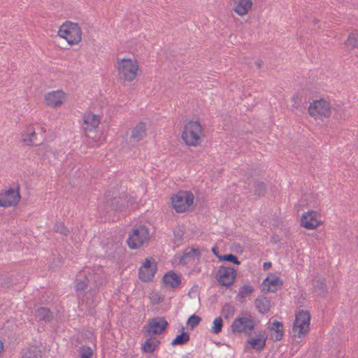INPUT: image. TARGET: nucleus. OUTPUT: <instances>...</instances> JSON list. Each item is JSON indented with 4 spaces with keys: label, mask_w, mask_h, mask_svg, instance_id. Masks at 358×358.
<instances>
[{
    "label": "nucleus",
    "mask_w": 358,
    "mask_h": 358,
    "mask_svg": "<svg viewBox=\"0 0 358 358\" xmlns=\"http://www.w3.org/2000/svg\"><path fill=\"white\" fill-rule=\"evenodd\" d=\"M125 199L118 196L117 193L108 190L104 194L99 208L105 213L122 212L125 209Z\"/></svg>",
    "instance_id": "obj_1"
},
{
    "label": "nucleus",
    "mask_w": 358,
    "mask_h": 358,
    "mask_svg": "<svg viewBox=\"0 0 358 358\" xmlns=\"http://www.w3.org/2000/svg\"><path fill=\"white\" fill-rule=\"evenodd\" d=\"M203 129L199 122L189 121L183 128L182 138L188 145L196 146L201 142Z\"/></svg>",
    "instance_id": "obj_2"
},
{
    "label": "nucleus",
    "mask_w": 358,
    "mask_h": 358,
    "mask_svg": "<svg viewBox=\"0 0 358 358\" xmlns=\"http://www.w3.org/2000/svg\"><path fill=\"white\" fill-rule=\"evenodd\" d=\"M138 66L136 61L131 59H118L117 69L118 78L123 81L131 82L136 77Z\"/></svg>",
    "instance_id": "obj_3"
},
{
    "label": "nucleus",
    "mask_w": 358,
    "mask_h": 358,
    "mask_svg": "<svg viewBox=\"0 0 358 358\" xmlns=\"http://www.w3.org/2000/svg\"><path fill=\"white\" fill-rule=\"evenodd\" d=\"M58 36L70 45L77 44L81 41L82 31L78 23L66 21L60 27Z\"/></svg>",
    "instance_id": "obj_4"
},
{
    "label": "nucleus",
    "mask_w": 358,
    "mask_h": 358,
    "mask_svg": "<svg viewBox=\"0 0 358 358\" xmlns=\"http://www.w3.org/2000/svg\"><path fill=\"white\" fill-rule=\"evenodd\" d=\"M256 322L250 313H245L244 316L238 317L231 324V331L236 333H244L246 335L251 334L255 329Z\"/></svg>",
    "instance_id": "obj_5"
},
{
    "label": "nucleus",
    "mask_w": 358,
    "mask_h": 358,
    "mask_svg": "<svg viewBox=\"0 0 358 358\" xmlns=\"http://www.w3.org/2000/svg\"><path fill=\"white\" fill-rule=\"evenodd\" d=\"M149 239L150 234L148 228L145 225H140L132 229L127 243L131 249H136Z\"/></svg>",
    "instance_id": "obj_6"
},
{
    "label": "nucleus",
    "mask_w": 358,
    "mask_h": 358,
    "mask_svg": "<svg viewBox=\"0 0 358 358\" xmlns=\"http://www.w3.org/2000/svg\"><path fill=\"white\" fill-rule=\"evenodd\" d=\"M194 199L191 192L180 191L172 197L171 203L177 213H184L192 205Z\"/></svg>",
    "instance_id": "obj_7"
},
{
    "label": "nucleus",
    "mask_w": 358,
    "mask_h": 358,
    "mask_svg": "<svg viewBox=\"0 0 358 358\" xmlns=\"http://www.w3.org/2000/svg\"><path fill=\"white\" fill-rule=\"evenodd\" d=\"M310 321V314L308 310H300L295 317L293 324V331L296 333L295 336L303 337L308 331Z\"/></svg>",
    "instance_id": "obj_8"
},
{
    "label": "nucleus",
    "mask_w": 358,
    "mask_h": 358,
    "mask_svg": "<svg viewBox=\"0 0 358 358\" xmlns=\"http://www.w3.org/2000/svg\"><path fill=\"white\" fill-rule=\"evenodd\" d=\"M335 110V108H333ZM332 108L330 103L324 99L314 101L308 107V113L312 117H330Z\"/></svg>",
    "instance_id": "obj_9"
},
{
    "label": "nucleus",
    "mask_w": 358,
    "mask_h": 358,
    "mask_svg": "<svg viewBox=\"0 0 358 358\" xmlns=\"http://www.w3.org/2000/svg\"><path fill=\"white\" fill-rule=\"evenodd\" d=\"M236 275V270L234 268L222 265L217 271L216 279L220 285L228 287L234 283Z\"/></svg>",
    "instance_id": "obj_10"
},
{
    "label": "nucleus",
    "mask_w": 358,
    "mask_h": 358,
    "mask_svg": "<svg viewBox=\"0 0 358 358\" xmlns=\"http://www.w3.org/2000/svg\"><path fill=\"white\" fill-rule=\"evenodd\" d=\"M157 266L155 260L150 258H146L143 265L138 269L139 279L144 282H150L157 271Z\"/></svg>",
    "instance_id": "obj_11"
},
{
    "label": "nucleus",
    "mask_w": 358,
    "mask_h": 358,
    "mask_svg": "<svg viewBox=\"0 0 358 358\" xmlns=\"http://www.w3.org/2000/svg\"><path fill=\"white\" fill-rule=\"evenodd\" d=\"M20 200L19 187L17 189L9 188L4 192L0 193V206L9 207L16 206Z\"/></svg>",
    "instance_id": "obj_12"
},
{
    "label": "nucleus",
    "mask_w": 358,
    "mask_h": 358,
    "mask_svg": "<svg viewBox=\"0 0 358 358\" xmlns=\"http://www.w3.org/2000/svg\"><path fill=\"white\" fill-rule=\"evenodd\" d=\"M245 184L244 188L249 189L251 192H253L256 199L264 197L267 192L268 186L264 181L254 178H248Z\"/></svg>",
    "instance_id": "obj_13"
},
{
    "label": "nucleus",
    "mask_w": 358,
    "mask_h": 358,
    "mask_svg": "<svg viewBox=\"0 0 358 358\" xmlns=\"http://www.w3.org/2000/svg\"><path fill=\"white\" fill-rule=\"evenodd\" d=\"M168 326L169 323L164 317H156L150 320L147 331L154 335L161 334Z\"/></svg>",
    "instance_id": "obj_14"
},
{
    "label": "nucleus",
    "mask_w": 358,
    "mask_h": 358,
    "mask_svg": "<svg viewBox=\"0 0 358 358\" xmlns=\"http://www.w3.org/2000/svg\"><path fill=\"white\" fill-rule=\"evenodd\" d=\"M97 275L96 273H90L88 275L86 274H80L77 276L74 281V287L77 292H83L85 291L88 286L90 280L93 279L96 284V286H98L99 284H101V282H98L96 280Z\"/></svg>",
    "instance_id": "obj_15"
},
{
    "label": "nucleus",
    "mask_w": 358,
    "mask_h": 358,
    "mask_svg": "<svg viewBox=\"0 0 358 358\" xmlns=\"http://www.w3.org/2000/svg\"><path fill=\"white\" fill-rule=\"evenodd\" d=\"M317 213L315 210H310L303 214L301 217V227L307 229H313L319 226L320 222L316 218Z\"/></svg>",
    "instance_id": "obj_16"
},
{
    "label": "nucleus",
    "mask_w": 358,
    "mask_h": 358,
    "mask_svg": "<svg viewBox=\"0 0 358 358\" xmlns=\"http://www.w3.org/2000/svg\"><path fill=\"white\" fill-rule=\"evenodd\" d=\"M283 285L282 280L279 277L270 276L266 277L262 284L261 285V289L262 292H275L278 288H281Z\"/></svg>",
    "instance_id": "obj_17"
},
{
    "label": "nucleus",
    "mask_w": 358,
    "mask_h": 358,
    "mask_svg": "<svg viewBox=\"0 0 358 358\" xmlns=\"http://www.w3.org/2000/svg\"><path fill=\"white\" fill-rule=\"evenodd\" d=\"M257 336V338H249L247 340V343L250 344V348L261 351L266 347V342L267 340V336L266 334V331H261L259 334L255 333Z\"/></svg>",
    "instance_id": "obj_18"
},
{
    "label": "nucleus",
    "mask_w": 358,
    "mask_h": 358,
    "mask_svg": "<svg viewBox=\"0 0 358 358\" xmlns=\"http://www.w3.org/2000/svg\"><path fill=\"white\" fill-rule=\"evenodd\" d=\"M64 92L62 90L52 91L45 95V103L52 107H57L62 104L64 98Z\"/></svg>",
    "instance_id": "obj_19"
},
{
    "label": "nucleus",
    "mask_w": 358,
    "mask_h": 358,
    "mask_svg": "<svg viewBox=\"0 0 358 358\" xmlns=\"http://www.w3.org/2000/svg\"><path fill=\"white\" fill-rule=\"evenodd\" d=\"M100 123V117L99 115L92 114L91 113L85 115L84 124L86 125L84 127L85 132H94Z\"/></svg>",
    "instance_id": "obj_20"
},
{
    "label": "nucleus",
    "mask_w": 358,
    "mask_h": 358,
    "mask_svg": "<svg viewBox=\"0 0 358 358\" xmlns=\"http://www.w3.org/2000/svg\"><path fill=\"white\" fill-rule=\"evenodd\" d=\"M146 134L145 123L140 122L134 128H132L129 141L131 143L138 142L143 139Z\"/></svg>",
    "instance_id": "obj_21"
},
{
    "label": "nucleus",
    "mask_w": 358,
    "mask_h": 358,
    "mask_svg": "<svg viewBox=\"0 0 358 358\" xmlns=\"http://www.w3.org/2000/svg\"><path fill=\"white\" fill-rule=\"evenodd\" d=\"M163 282L171 288H177L181 284L180 276L173 271L166 273L162 278Z\"/></svg>",
    "instance_id": "obj_22"
},
{
    "label": "nucleus",
    "mask_w": 358,
    "mask_h": 358,
    "mask_svg": "<svg viewBox=\"0 0 358 358\" xmlns=\"http://www.w3.org/2000/svg\"><path fill=\"white\" fill-rule=\"evenodd\" d=\"M252 6V0H234V10L242 16L248 13Z\"/></svg>",
    "instance_id": "obj_23"
},
{
    "label": "nucleus",
    "mask_w": 358,
    "mask_h": 358,
    "mask_svg": "<svg viewBox=\"0 0 358 358\" xmlns=\"http://www.w3.org/2000/svg\"><path fill=\"white\" fill-rule=\"evenodd\" d=\"M268 329L271 331H274L271 334V339L273 341H278L282 338L284 336L282 322L275 320L271 326L268 327Z\"/></svg>",
    "instance_id": "obj_24"
},
{
    "label": "nucleus",
    "mask_w": 358,
    "mask_h": 358,
    "mask_svg": "<svg viewBox=\"0 0 358 358\" xmlns=\"http://www.w3.org/2000/svg\"><path fill=\"white\" fill-rule=\"evenodd\" d=\"M255 304L259 312L262 314L269 312L271 308V301L264 296H260L255 299Z\"/></svg>",
    "instance_id": "obj_25"
},
{
    "label": "nucleus",
    "mask_w": 358,
    "mask_h": 358,
    "mask_svg": "<svg viewBox=\"0 0 358 358\" xmlns=\"http://www.w3.org/2000/svg\"><path fill=\"white\" fill-rule=\"evenodd\" d=\"M35 316L41 321L50 322L52 319V314L49 308L46 307L38 308L35 313Z\"/></svg>",
    "instance_id": "obj_26"
},
{
    "label": "nucleus",
    "mask_w": 358,
    "mask_h": 358,
    "mask_svg": "<svg viewBox=\"0 0 358 358\" xmlns=\"http://www.w3.org/2000/svg\"><path fill=\"white\" fill-rule=\"evenodd\" d=\"M344 45L348 50L358 49V31L354 30L348 35Z\"/></svg>",
    "instance_id": "obj_27"
},
{
    "label": "nucleus",
    "mask_w": 358,
    "mask_h": 358,
    "mask_svg": "<svg viewBox=\"0 0 358 358\" xmlns=\"http://www.w3.org/2000/svg\"><path fill=\"white\" fill-rule=\"evenodd\" d=\"M160 344V341L158 339L149 338L142 345V350L145 353H152L156 350L157 347Z\"/></svg>",
    "instance_id": "obj_28"
},
{
    "label": "nucleus",
    "mask_w": 358,
    "mask_h": 358,
    "mask_svg": "<svg viewBox=\"0 0 358 358\" xmlns=\"http://www.w3.org/2000/svg\"><path fill=\"white\" fill-rule=\"evenodd\" d=\"M201 252L199 249L196 248H187L185 250L183 255L181 257L180 259V262L181 264H186L187 259H194L196 257L197 259L200 258Z\"/></svg>",
    "instance_id": "obj_29"
},
{
    "label": "nucleus",
    "mask_w": 358,
    "mask_h": 358,
    "mask_svg": "<svg viewBox=\"0 0 358 358\" xmlns=\"http://www.w3.org/2000/svg\"><path fill=\"white\" fill-rule=\"evenodd\" d=\"M189 341V334L184 331V327H182V333L177 335L176 337L172 341L171 345L173 346L181 345L185 344Z\"/></svg>",
    "instance_id": "obj_30"
},
{
    "label": "nucleus",
    "mask_w": 358,
    "mask_h": 358,
    "mask_svg": "<svg viewBox=\"0 0 358 358\" xmlns=\"http://www.w3.org/2000/svg\"><path fill=\"white\" fill-rule=\"evenodd\" d=\"M36 155L43 159L49 157V154L53 153L50 145L47 144L39 143L38 148L36 150Z\"/></svg>",
    "instance_id": "obj_31"
},
{
    "label": "nucleus",
    "mask_w": 358,
    "mask_h": 358,
    "mask_svg": "<svg viewBox=\"0 0 358 358\" xmlns=\"http://www.w3.org/2000/svg\"><path fill=\"white\" fill-rule=\"evenodd\" d=\"M53 231L56 233L62 234L64 236H67L70 232L69 229L62 222L55 223L53 227Z\"/></svg>",
    "instance_id": "obj_32"
},
{
    "label": "nucleus",
    "mask_w": 358,
    "mask_h": 358,
    "mask_svg": "<svg viewBox=\"0 0 358 358\" xmlns=\"http://www.w3.org/2000/svg\"><path fill=\"white\" fill-rule=\"evenodd\" d=\"M217 258L220 262H229L236 265H239L241 264V262L238 260V257L231 253L222 256H217Z\"/></svg>",
    "instance_id": "obj_33"
},
{
    "label": "nucleus",
    "mask_w": 358,
    "mask_h": 358,
    "mask_svg": "<svg viewBox=\"0 0 358 358\" xmlns=\"http://www.w3.org/2000/svg\"><path fill=\"white\" fill-rule=\"evenodd\" d=\"M223 320L220 317H216L213 321V326L211 327V332L218 334L222 331Z\"/></svg>",
    "instance_id": "obj_34"
},
{
    "label": "nucleus",
    "mask_w": 358,
    "mask_h": 358,
    "mask_svg": "<svg viewBox=\"0 0 358 358\" xmlns=\"http://www.w3.org/2000/svg\"><path fill=\"white\" fill-rule=\"evenodd\" d=\"M313 286L315 289L325 292L327 291V285L324 278H318L313 280Z\"/></svg>",
    "instance_id": "obj_35"
},
{
    "label": "nucleus",
    "mask_w": 358,
    "mask_h": 358,
    "mask_svg": "<svg viewBox=\"0 0 358 358\" xmlns=\"http://www.w3.org/2000/svg\"><path fill=\"white\" fill-rule=\"evenodd\" d=\"M234 313V307L230 303H225L222 310V314L225 319H229Z\"/></svg>",
    "instance_id": "obj_36"
},
{
    "label": "nucleus",
    "mask_w": 358,
    "mask_h": 358,
    "mask_svg": "<svg viewBox=\"0 0 358 358\" xmlns=\"http://www.w3.org/2000/svg\"><path fill=\"white\" fill-rule=\"evenodd\" d=\"M93 355L92 349L86 345L80 348V358H92Z\"/></svg>",
    "instance_id": "obj_37"
},
{
    "label": "nucleus",
    "mask_w": 358,
    "mask_h": 358,
    "mask_svg": "<svg viewBox=\"0 0 358 358\" xmlns=\"http://www.w3.org/2000/svg\"><path fill=\"white\" fill-rule=\"evenodd\" d=\"M254 288L250 283L245 284L239 290V295L242 297L253 292Z\"/></svg>",
    "instance_id": "obj_38"
},
{
    "label": "nucleus",
    "mask_w": 358,
    "mask_h": 358,
    "mask_svg": "<svg viewBox=\"0 0 358 358\" xmlns=\"http://www.w3.org/2000/svg\"><path fill=\"white\" fill-rule=\"evenodd\" d=\"M11 284L12 280L10 278L3 275H0V287L8 288L10 287Z\"/></svg>",
    "instance_id": "obj_39"
},
{
    "label": "nucleus",
    "mask_w": 358,
    "mask_h": 358,
    "mask_svg": "<svg viewBox=\"0 0 358 358\" xmlns=\"http://www.w3.org/2000/svg\"><path fill=\"white\" fill-rule=\"evenodd\" d=\"M201 318L196 315H192L187 320V324L191 326V329H193L196 326H197Z\"/></svg>",
    "instance_id": "obj_40"
},
{
    "label": "nucleus",
    "mask_w": 358,
    "mask_h": 358,
    "mask_svg": "<svg viewBox=\"0 0 358 358\" xmlns=\"http://www.w3.org/2000/svg\"><path fill=\"white\" fill-rule=\"evenodd\" d=\"M36 140V134L33 130L27 138H24L22 141L24 143H27L28 145H36L34 141Z\"/></svg>",
    "instance_id": "obj_41"
},
{
    "label": "nucleus",
    "mask_w": 358,
    "mask_h": 358,
    "mask_svg": "<svg viewBox=\"0 0 358 358\" xmlns=\"http://www.w3.org/2000/svg\"><path fill=\"white\" fill-rule=\"evenodd\" d=\"M22 357H27L30 358H41V351H29L28 352L25 353Z\"/></svg>",
    "instance_id": "obj_42"
},
{
    "label": "nucleus",
    "mask_w": 358,
    "mask_h": 358,
    "mask_svg": "<svg viewBox=\"0 0 358 358\" xmlns=\"http://www.w3.org/2000/svg\"><path fill=\"white\" fill-rule=\"evenodd\" d=\"M174 236L176 238H177L179 240H181L182 238V236L184 235L183 231L180 230V229L178 230H175L173 231Z\"/></svg>",
    "instance_id": "obj_43"
},
{
    "label": "nucleus",
    "mask_w": 358,
    "mask_h": 358,
    "mask_svg": "<svg viewBox=\"0 0 358 358\" xmlns=\"http://www.w3.org/2000/svg\"><path fill=\"white\" fill-rule=\"evenodd\" d=\"M271 266H272V264L270 262H264L263 264V268L265 271L268 270Z\"/></svg>",
    "instance_id": "obj_44"
},
{
    "label": "nucleus",
    "mask_w": 358,
    "mask_h": 358,
    "mask_svg": "<svg viewBox=\"0 0 358 358\" xmlns=\"http://www.w3.org/2000/svg\"><path fill=\"white\" fill-rule=\"evenodd\" d=\"M255 64L258 67V69H259L263 64V61L261 59H259L255 62Z\"/></svg>",
    "instance_id": "obj_45"
},
{
    "label": "nucleus",
    "mask_w": 358,
    "mask_h": 358,
    "mask_svg": "<svg viewBox=\"0 0 358 358\" xmlns=\"http://www.w3.org/2000/svg\"><path fill=\"white\" fill-rule=\"evenodd\" d=\"M212 250L213 253V254H214L217 257V256H220V255H219V252H218V250H217V248H215V247H213V248H212V250Z\"/></svg>",
    "instance_id": "obj_46"
},
{
    "label": "nucleus",
    "mask_w": 358,
    "mask_h": 358,
    "mask_svg": "<svg viewBox=\"0 0 358 358\" xmlns=\"http://www.w3.org/2000/svg\"><path fill=\"white\" fill-rule=\"evenodd\" d=\"M41 130H42V131H43V132H44V133L46 131V130H45L43 127V128H41Z\"/></svg>",
    "instance_id": "obj_47"
},
{
    "label": "nucleus",
    "mask_w": 358,
    "mask_h": 358,
    "mask_svg": "<svg viewBox=\"0 0 358 358\" xmlns=\"http://www.w3.org/2000/svg\"><path fill=\"white\" fill-rule=\"evenodd\" d=\"M192 293H194V292L189 291L188 294L190 296Z\"/></svg>",
    "instance_id": "obj_48"
},
{
    "label": "nucleus",
    "mask_w": 358,
    "mask_h": 358,
    "mask_svg": "<svg viewBox=\"0 0 358 358\" xmlns=\"http://www.w3.org/2000/svg\"><path fill=\"white\" fill-rule=\"evenodd\" d=\"M317 22V19H315V20H314V23H315V24H316Z\"/></svg>",
    "instance_id": "obj_49"
},
{
    "label": "nucleus",
    "mask_w": 358,
    "mask_h": 358,
    "mask_svg": "<svg viewBox=\"0 0 358 358\" xmlns=\"http://www.w3.org/2000/svg\"><path fill=\"white\" fill-rule=\"evenodd\" d=\"M357 246H358V243H357Z\"/></svg>",
    "instance_id": "obj_50"
},
{
    "label": "nucleus",
    "mask_w": 358,
    "mask_h": 358,
    "mask_svg": "<svg viewBox=\"0 0 358 358\" xmlns=\"http://www.w3.org/2000/svg\"><path fill=\"white\" fill-rule=\"evenodd\" d=\"M357 238H358V236Z\"/></svg>",
    "instance_id": "obj_51"
}]
</instances>
